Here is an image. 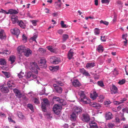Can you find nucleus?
Segmentation results:
<instances>
[{"label": "nucleus", "mask_w": 128, "mask_h": 128, "mask_svg": "<svg viewBox=\"0 0 128 128\" xmlns=\"http://www.w3.org/2000/svg\"><path fill=\"white\" fill-rule=\"evenodd\" d=\"M78 94L80 96V102L84 104H87L90 102V100L85 95L84 91L80 90L78 92Z\"/></svg>", "instance_id": "f257e3e1"}, {"label": "nucleus", "mask_w": 128, "mask_h": 128, "mask_svg": "<svg viewBox=\"0 0 128 128\" xmlns=\"http://www.w3.org/2000/svg\"><path fill=\"white\" fill-rule=\"evenodd\" d=\"M29 68L32 72L37 74H38V70L40 69L37 64L34 62H30L29 66Z\"/></svg>", "instance_id": "f03ea898"}, {"label": "nucleus", "mask_w": 128, "mask_h": 128, "mask_svg": "<svg viewBox=\"0 0 128 128\" xmlns=\"http://www.w3.org/2000/svg\"><path fill=\"white\" fill-rule=\"evenodd\" d=\"M1 10H2L3 11V12L4 14H10V15H16L18 13V10H16L15 9H10L8 10V11H6V10H4L2 9H1Z\"/></svg>", "instance_id": "7ed1b4c3"}, {"label": "nucleus", "mask_w": 128, "mask_h": 128, "mask_svg": "<svg viewBox=\"0 0 128 128\" xmlns=\"http://www.w3.org/2000/svg\"><path fill=\"white\" fill-rule=\"evenodd\" d=\"M43 103H42L41 108L43 112L46 111V106H48L50 105L48 100L46 98H44L43 100Z\"/></svg>", "instance_id": "20e7f679"}, {"label": "nucleus", "mask_w": 128, "mask_h": 128, "mask_svg": "<svg viewBox=\"0 0 128 128\" xmlns=\"http://www.w3.org/2000/svg\"><path fill=\"white\" fill-rule=\"evenodd\" d=\"M61 108V107L59 105L57 104H55L53 108V111L55 114L58 115L60 113Z\"/></svg>", "instance_id": "39448f33"}, {"label": "nucleus", "mask_w": 128, "mask_h": 128, "mask_svg": "<svg viewBox=\"0 0 128 128\" xmlns=\"http://www.w3.org/2000/svg\"><path fill=\"white\" fill-rule=\"evenodd\" d=\"M39 64L40 67L46 68L47 67L46 61L44 59H41L39 62Z\"/></svg>", "instance_id": "423d86ee"}, {"label": "nucleus", "mask_w": 128, "mask_h": 128, "mask_svg": "<svg viewBox=\"0 0 128 128\" xmlns=\"http://www.w3.org/2000/svg\"><path fill=\"white\" fill-rule=\"evenodd\" d=\"M82 119L83 121L87 122H89L90 120L89 116L86 114H82Z\"/></svg>", "instance_id": "0eeeda50"}, {"label": "nucleus", "mask_w": 128, "mask_h": 128, "mask_svg": "<svg viewBox=\"0 0 128 128\" xmlns=\"http://www.w3.org/2000/svg\"><path fill=\"white\" fill-rule=\"evenodd\" d=\"M53 86L54 88L55 91L59 94H61L62 92V89L61 87L58 86L56 84H54Z\"/></svg>", "instance_id": "6e6552de"}, {"label": "nucleus", "mask_w": 128, "mask_h": 128, "mask_svg": "<svg viewBox=\"0 0 128 128\" xmlns=\"http://www.w3.org/2000/svg\"><path fill=\"white\" fill-rule=\"evenodd\" d=\"M26 48L24 46H18L17 48L18 52L20 54H21L22 52H24L25 51Z\"/></svg>", "instance_id": "1a4fd4ad"}, {"label": "nucleus", "mask_w": 128, "mask_h": 128, "mask_svg": "<svg viewBox=\"0 0 128 128\" xmlns=\"http://www.w3.org/2000/svg\"><path fill=\"white\" fill-rule=\"evenodd\" d=\"M11 32L12 34L15 35L17 37L20 33V30L16 28L12 29Z\"/></svg>", "instance_id": "9d476101"}, {"label": "nucleus", "mask_w": 128, "mask_h": 128, "mask_svg": "<svg viewBox=\"0 0 128 128\" xmlns=\"http://www.w3.org/2000/svg\"><path fill=\"white\" fill-rule=\"evenodd\" d=\"M73 110L75 113L78 114L82 112V109L80 107L75 106L73 108Z\"/></svg>", "instance_id": "9b49d317"}, {"label": "nucleus", "mask_w": 128, "mask_h": 128, "mask_svg": "<svg viewBox=\"0 0 128 128\" xmlns=\"http://www.w3.org/2000/svg\"><path fill=\"white\" fill-rule=\"evenodd\" d=\"M113 118V116L111 112H106L105 114V118L106 120H110Z\"/></svg>", "instance_id": "f8f14e48"}, {"label": "nucleus", "mask_w": 128, "mask_h": 128, "mask_svg": "<svg viewBox=\"0 0 128 128\" xmlns=\"http://www.w3.org/2000/svg\"><path fill=\"white\" fill-rule=\"evenodd\" d=\"M77 116L74 112H73L70 115V118L72 121L76 122V118Z\"/></svg>", "instance_id": "ddd939ff"}, {"label": "nucleus", "mask_w": 128, "mask_h": 128, "mask_svg": "<svg viewBox=\"0 0 128 128\" xmlns=\"http://www.w3.org/2000/svg\"><path fill=\"white\" fill-rule=\"evenodd\" d=\"M13 91L16 96L18 97L19 98H21L22 97V94L20 92L19 90L16 88H14V89Z\"/></svg>", "instance_id": "4468645a"}, {"label": "nucleus", "mask_w": 128, "mask_h": 128, "mask_svg": "<svg viewBox=\"0 0 128 128\" xmlns=\"http://www.w3.org/2000/svg\"><path fill=\"white\" fill-rule=\"evenodd\" d=\"M24 53V55L28 57L32 54V51L30 48H27V49H25V51Z\"/></svg>", "instance_id": "2eb2a0df"}, {"label": "nucleus", "mask_w": 128, "mask_h": 128, "mask_svg": "<svg viewBox=\"0 0 128 128\" xmlns=\"http://www.w3.org/2000/svg\"><path fill=\"white\" fill-rule=\"evenodd\" d=\"M0 90L2 92L6 93L8 92L9 90L7 87H4L3 85L0 86Z\"/></svg>", "instance_id": "dca6fc26"}, {"label": "nucleus", "mask_w": 128, "mask_h": 128, "mask_svg": "<svg viewBox=\"0 0 128 128\" xmlns=\"http://www.w3.org/2000/svg\"><path fill=\"white\" fill-rule=\"evenodd\" d=\"M73 85L76 87H79L81 86V84L78 80H74L72 82Z\"/></svg>", "instance_id": "f3484780"}, {"label": "nucleus", "mask_w": 128, "mask_h": 128, "mask_svg": "<svg viewBox=\"0 0 128 128\" xmlns=\"http://www.w3.org/2000/svg\"><path fill=\"white\" fill-rule=\"evenodd\" d=\"M53 61H51V62L54 64H58L60 61V59L57 57L54 56L52 57Z\"/></svg>", "instance_id": "a211bd4d"}, {"label": "nucleus", "mask_w": 128, "mask_h": 128, "mask_svg": "<svg viewBox=\"0 0 128 128\" xmlns=\"http://www.w3.org/2000/svg\"><path fill=\"white\" fill-rule=\"evenodd\" d=\"M111 93L112 94H116L118 92V88L115 85H113L111 88Z\"/></svg>", "instance_id": "6ab92c4d"}, {"label": "nucleus", "mask_w": 128, "mask_h": 128, "mask_svg": "<svg viewBox=\"0 0 128 128\" xmlns=\"http://www.w3.org/2000/svg\"><path fill=\"white\" fill-rule=\"evenodd\" d=\"M80 71L84 75L86 76H90V75L88 72L86 71L84 68H82L80 69Z\"/></svg>", "instance_id": "aec40b11"}, {"label": "nucleus", "mask_w": 128, "mask_h": 128, "mask_svg": "<svg viewBox=\"0 0 128 128\" xmlns=\"http://www.w3.org/2000/svg\"><path fill=\"white\" fill-rule=\"evenodd\" d=\"M74 54V53L72 50L70 49L69 51L68 54V59L70 60L72 59Z\"/></svg>", "instance_id": "412c9836"}, {"label": "nucleus", "mask_w": 128, "mask_h": 128, "mask_svg": "<svg viewBox=\"0 0 128 128\" xmlns=\"http://www.w3.org/2000/svg\"><path fill=\"white\" fill-rule=\"evenodd\" d=\"M0 38L2 40L6 38V35L4 31L2 29L0 32Z\"/></svg>", "instance_id": "4be33fe9"}, {"label": "nucleus", "mask_w": 128, "mask_h": 128, "mask_svg": "<svg viewBox=\"0 0 128 128\" xmlns=\"http://www.w3.org/2000/svg\"><path fill=\"white\" fill-rule=\"evenodd\" d=\"M89 124L90 128H98V127L96 123L94 122H90Z\"/></svg>", "instance_id": "5701e85b"}, {"label": "nucleus", "mask_w": 128, "mask_h": 128, "mask_svg": "<svg viewBox=\"0 0 128 128\" xmlns=\"http://www.w3.org/2000/svg\"><path fill=\"white\" fill-rule=\"evenodd\" d=\"M11 19L13 24H18L19 21L18 20V16H11Z\"/></svg>", "instance_id": "b1692460"}, {"label": "nucleus", "mask_w": 128, "mask_h": 128, "mask_svg": "<svg viewBox=\"0 0 128 128\" xmlns=\"http://www.w3.org/2000/svg\"><path fill=\"white\" fill-rule=\"evenodd\" d=\"M93 94H91L90 96V98L93 100L96 99V97L98 96L97 93L95 91H94Z\"/></svg>", "instance_id": "393cba45"}, {"label": "nucleus", "mask_w": 128, "mask_h": 128, "mask_svg": "<svg viewBox=\"0 0 128 128\" xmlns=\"http://www.w3.org/2000/svg\"><path fill=\"white\" fill-rule=\"evenodd\" d=\"M18 24L22 28H25L26 26L25 24L22 20L20 21Z\"/></svg>", "instance_id": "a878e982"}, {"label": "nucleus", "mask_w": 128, "mask_h": 128, "mask_svg": "<svg viewBox=\"0 0 128 128\" xmlns=\"http://www.w3.org/2000/svg\"><path fill=\"white\" fill-rule=\"evenodd\" d=\"M96 50L99 52H102L104 50L103 47L102 46L100 45L98 46Z\"/></svg>", "instance_id": "bb28decb"}, {"label": "nucleus", "mask_w": 128, "mask_h": 128, "mask_svg": "<svg viewBox=\"0 0 128 128\" xmlns=\"http://www.w3.org/2000/svg\"><path fill=\"white\" fill-rule=\"evenodd\" d=\"M91 104L92 106L95 107L96 109L100 108L101 106L100 105L95 102L91 103Z\"/></svg>", "instance_id": "cd10ccee"}, {"label": "nucleus", "mask_w": 128, "mask_h": 128, "mask_svg": "<svg viewBox=\"0 0 128 128\" xmlns=\"http://www.w3.org/2000/svg\"><path fill=\"white\" fill-rule=\"evenodd\" d=\"M32 78L34 79V81H36V82L37 84H39L40 83L38 80V78L37 77L36 75L32 74Z\"/></svg>", "instance_id": "c85d7f7f"}, {"label": "nucleus", "mask_w": 128, "mask_h": 128, "mask_svg": "<svg viewBox=\"0 0 128 128\" xmlns=\"http://www.w3.org/2000/svg\"><path fill=\"white\" fill-rule=\"evenodd\" d=\"M7 85L9 87H14L15 84L12 81H9L7 83Z\"/></svg>", "instance_id": "c756f323"}, {"label": "nucleus", "mask_w": 128, "mask_h": 128, "mask_svg": "<svg viewBox=\"0 0 128 128\" xmlns=\"http://www.w3.org/2000/svg\"><path fill=\"white\" fill-rule=\"evenodd\" d=\"M26 74L24 75L26 77L27 79H28L32 77V74L31 72L29 71L27 73L26 72Z\"/></svg>", "instance_id": "7c9ffc66"}, {"label": "nucleus", "mask_w": 128, "mask_h": 128, "mask_svg": "<svg viewBox=\"0 0 128 128\" xmlns=\"http://www.w3.org/2000/svg\"><path fill=\"white\" fill-rule=\"evenodd\" d=\"M55 8L56 9H60L61 8L62 4L59 3L58 2H55Z\"/></svg>", "instance_id": "2f4dec72"}, {"label": "nucleus", "mask_w": 128, "mask_h": 128, "mask_svg": "<svg viewBox=\"0 0 128 128\" xmlns=\"http://www.w3.org/2000/svg\"><path fill=\"white\" fill-rule=\"evenodd\" d=\"M6 62L5 59L3 58L0 59V64L2 65H6Z\"/></svg>", "instance_id": "473e14b6"}, {"label": "nucleus", "mask_w": 128, "mask_h": 128, "mask_svg": "<svg viewBox=\"0 0 128 128\" xmlns=\"http://www.w3.org/2000/svg\"><path fill=\"white\" fill-rule=\"evenodd\" d=\"M94 63H88L86 64V67L87 68H91L94 67Z\"/></svg>", "instance_id": "72a5a7b5"}, {"label": "nucleus", "mask_w": 128, "mask_h": 128, "mask_svg": "<svg viewBox=\"0 0 128 128\" xmlns=\"http://www.w3.org/2000/svg\"><path fill=\"white\" fill-rule=\"evenodd\" d=\"M15 58V56H10L9 60L11 62V64L13 63L14 62Z\"/></svg>", "instance_id": "f704fd0d"}, {"label": "nucleus", "mask_w": 128, "mask_h": 128, "mask_svg": "<svg viewBox=\"0 0 128 128\" xmlns=\"http://www.w3.org/2000/svg\"><path fill=\"white\" fill-rule=\"evenodd\" d=\"M104 97L103 95H101L99 96L98 101L100 102H102L103 101Z\"/></svg>", "instance_id": "c9c22d12"}, {"label": "nucleus", "mask_w": 128, "mask_h": 128, "mask_svg": "<svg viewBox=\"0 0 128 128\" xmlns=\"http://www.w3.org/2000/svg\"><path fill=\"white\" fill-rule=\"evenodd\" d=\"M54 81L56 82V84L58 85L62 86L64 85V84L60 81H57L56 79H54Z\"/></svg>", "instance_id": "e433bc0d"}, {"label": "nucleus", "mask_w": 128, "mask_h": 128, "mask_svg": "<svg viewBox=\"0 0 128 128\" xmlns=\"http://www.w3.org/2000/svg\"><path fill=\"white\" fill-rule=\"evenodd\" d=\"M100 30L97 28H96L94 30V33L95 35H98L100 33Z\"/></svg>", "instance_id": "4c0bfd02"}, {"label": "nucleus", "mask_w": 128, "mask_h": 128, "mask_svg": "<svg viewBox=\"0 0 128 128\" xmlns=\"http://www.w3.org/2000/svg\"><path fill=\"white\" fill-rule=\"evenodd\" d=\"M27 107L29 108L32 111H34V107L32 104H28L27 105Z\"/></svg>", "instance_id": "58836bf2"}, {"label": "nucleus", "mask_w": 128, "mask_h": 128, "mask_svg": "<svg viewBox=\"0 0 128 128\" xmlns=\"http://www.w3.org/2000/svg\"><path fill=\"white\" fill-rule=\"evenodd\" d=\"M24 75V73L22 72V71H21L20 73L18 74V77L20 78H22Z\"/></svg>", "instance_id": "ea45409f"}, {"label": "nucleus", "mask_w": 128, "mask_h": 128, "mask_svg": "<svg viewBox=\"0 0 128 128\" xmlns=\"http://www.w3.org/2000/svg\"><path fill=\"white\" fill-rule=\"evenodd\" d=\"M2 72L4 74L7 78H9L10 76V74L8 72L2 71Z\"/></svg>", "instance_id": "a19ab883"}, {"label": "nucleus", "mask_w": 128, "mask_h": 128, "mask_svg": "<svg viewBox=\"0 0 128 128\" xmlns=\"http://www.w3.org/2000/svg\"><path fill=\"white\" fill-rule=\"evenodd\" d=\"M97 84L100 87H103L104 86L103 82L102 81H98Z\"/></svg>", "instance_id": "79ce46f5"}, {"label": "nucleus", "mask_w": 128, "mask_h": 128, "mask_svg": "<svg viewBox=\"0 0 128 128\" xmlns=\"http://www.w3.org/2000/svg\"><path fill=\"white\" fill-rule=\"evenodd\" d=\"M17 115L18 117L20 118H22L24 116L22 113L20 112H17Z\"/></svg>", "instance_id": "37998d69"}, {"label": "nucleus", "mask_w": 128, "mask_h": 128, "mask_svg": "<svg viewBox=\"0 0 128 128\" xmlns=\"http://www.w3.org/2000/svg\"><path fill=\"white\" fill-rule=\"evenodd\" d=\"M100 23L101 24H104L108 26L109 24V22L106 21L101 20L100 22Z\"/></svg>", "instance_id": "c03bdc74"}, {"label": "nucleus", "mask_w": 128, "mask_h": 128, "mask_svg": "<svg viewBox=\"0 0 128 128\" xmlns=\"http://www.w3.org/2000/svg\"><path fill=\"white\" fill-rule=\"evenodd\" d=\"M60 24L62 28H67L68 26H67L66 24H64V22L63 21H61Z\"/></svg>", "instance_id": "a18cd8bd"}, {"label": "nucleus", "mask_w": 128, "mask_h": 128, "mask_svg": "<svg viewBox=\"0 0 128 128\" xmlns=\"http://www.w3.org/2000/svg\"><path fill=\"white\" fill-rule=\"evenodd\" d=\"M62 37L63 40L65 41L68 38V36L66 34H63Z\"/></svg>", "instance_id": "49530a36"}, {"label": "nucleus", "mask_w": 128, "mask_h": 128, "mask_svg": "<svg viewBox=\"0 0 128 128\" xmlns=\"http://www.w3.org/2000/svg\"><path fill=\"white\" fill-rule=\"evenodd\" d=\"M10 51L7 50H6L3 51L2 52H0V54H8L10 53Z\"/></svg>", "instance_id": "de8ad7c7"}, {"label": "nucleus", "mask_w": 128, "mask_h": 128, "mask_svg": "<svg viewBox=\"0 0 128 128\" xmlns=\"http://www.w3.org/2000/svg\"><path fill=\"white\" fill-rule=\"evenodd\" d=\"M114 76H116L118 74V73L117 70L116 69H114L112 72Z\"/></svg>", "instance_id": "09e8293b"}, {"label": "nucleus", "mask_w": 128, "mask_h": 128, "mask_svg": "<svg viewBox=\"0 0 128 128\" xmlns=\"http://www.w3.org/2000/svg\"><path fill=\"white\" fill-rule=\"evenodd\" d=\"M38 36L36 35H35L33 36L32 37H31L30 39H31L33 41H35L36 42V39L37 38Z\"/></svg>", "instance_id": "8fccbe9b"}, {"label": "nucleus", "mask_w": 128, "mask_h": 128, "mask_svg": "<svg viewBox=\"0 0 128 128\" xmlns=\"http://www.w3.org/2000/svg\"><path fill=\"white\" fill-rule=\"evenodd\" d=\"M111 102L109 100H106L104 102V104L106 105H108L111 103Z\"/></svg>", "instance_id": "3c124183"}, {"label": "nucleus", "mask_w": 128, "mask_h": 128, "mask_svg": "<svg viewBox=\"0 0 128 128\" xmlns=\"http://www.w3.org/2000/svg\"><path fill=\"white\" fill-rule=\"evenodd\" d=\"M47 49L50 52H54V51H55V50L53 48H52L51 47L49 46L47 47Z\"/></svg>", "instance_id": "603ef678"}, {"label": "nucleus", "mask_w": 128, "mask_h": 128, "mask_svg": "<svg viewBox=\"0 0 128 128\" xmlns=\"http://www.w3.org/2000/svg\"><path fill=\"white\" fill-rule=\"evenodd\" d=\"M101 2L102 4H109L110 0H101Z\"/></svg>", "instance_id": "864d4df0"}, {"label": "nucleus", "mask_w": 128, "mask_h": 128, "mask_svg": "<svg viewBox=\"0 0 128 128\" xmlns=\"http://www.w3.org/2000/svg\"><path fill=\"white\" fill-rule=\"evenodd\" d=\"M27 38L25 36L24 34H23L22 36V40L24 42H25L26 41Z\"/></svg>", "instance_id": "5fc2aeb1"}, {"label": "nucleus", "mask_w": 128, "mask_h": 128, "mask_svg": "<svg viewBox=\"0 0 128 128\" xmlns=\"http://www.w3.org/2000/svg\"><path fill=\"white\" fill-rule=\"evenodd\" d=\"M126 80L124 79H122V80H120L118 82V83L120 84H122L125 82Z\"/></svg>", "instance_id": "6e6d98bb"}, {"label": "nucleus", "mask_w": 128, "mask_h": 128, "mask_svg": "<svg viewBox=\"0 0 128 128\" xmlns=\"http://www.w3.org/2000/svg\"><path fill=\"white\" fill-rule=\"evenodd\" d=\"M34 102L36 104H38L39 103V102L38 99L37 98H34L33 100Z\"/></svg>", "instance_id": "4d7b16f0"}, {"label": "nucleus", "mask_w": 128, "mask_h": 128, "mask_svg": "<svg viewBox=\"0 0 128 128\" xmlns=\"http://www.w3.org/2000/svg\"><path fill=\"white\" fill-rule=\"evenodd\" d=\"M31 22L33 25L34 26H36L37 25L36 22L38 21L36 20H34L32 21Z\"/></svg>", "instance_id": "13d9d810"}, {"label": "nucleus", "mask_w": 128, "mask_h": 128, "mask_svg": "<svg viewBox=\"0 0 128 128\" xmlns=\"http://www.w3.org/2000/svg\"><path fill=\"white\" fill-rule=\"evenodd\" d=\"M60 14V12H57L52 14V15L53 16H58Z\"/></svg>", "instance_id": "bf43d9fd"}, {"label": "nucleus", "mask_w": 128, "mask_h": 128, "mask_svg": "<svg viewBox=\"0 0 128 128\" xmlns=\"http://www.w3.org/2000/svg\"><path fill=\"white\" fill-rule=\"evenodd\" d=\"M105 38V36H101L100 37V40L102 42H105L106 40Z\"/></svg>", "instance_id": "052dcab7"}, {"label": "nucleus", "mask_w": 128, "mask_h": 128, "mask_svg": "<svg viewBox=\"0 0 128 128\" xmlns=\"http://www.w3.org/2000/svg\"><path fill=\"white\" fill-rule=\"evenodd\" d=\"M114 124L112 123H109L108 124V126L109 128H112L114 126Z\"/></svg>", "instance_id": "680f3d73"}, {"label": "nucleus", "mask_w": 128, "mask_h": 128, "mask_svg": "<svg viewBox=\"0 0 128 128\" xmlns=\"http://www.w3.org/2000/svg\"><path fill=\"white\" fill-rule=\"evenodd\" d=\"M56 101H57L58 102L60 103H62L63 102V100H60L59 98V99H57L56 100Z\"/></svg>", "instance_id": "e2e57ef3"}, {"label": "nucleus", "mask_w": 128, "mask_h": 128, "mask_svg": "<svg viewBox=\"0 0 128 128\" xmlns=\"http://www.w3.org/2000/svg\"><path fill=\"white\" fill-rule=\"evenodd\" d=\"M8 120L10 122H12L14 123H15V121L13 120L10 117H9L8 118Z\"/></svg>", "instance_id": "0e129e2a"}, {"label": "nucleus", "mask_w": 128, "mask_h": 128, "mask_svg": "<svg viewBox=\"0 0 128 128\" xmlns=\"http://www.w3.org/2000/svg\"><path fill=\"white\" fill-rule=\"evenodd\" d=\"M0 116L2 117H4L6 116L5 114L2 112H0Z\"/></svg>", "instance_id": "69168bd1"}, {"label": "nucleus", "mask_w": 128, "mask_h": 128, "mask_svg": "<svg viewBox=\"0 0 128 128\" xmlns=\"http://www.w3.org/2000/svg\"><path fill=\"white\" fill-rule=\"evenodd\" d=\"M63 31L62 30L60 29L58 31V32L60 34H62L63 33Z\"/></svg>", "instance_id": "338daca9"}, {"label": "nucleus", "mask_w": 128, "mask_h": 128, "mask_svg": "<svg viewBox=\"0 0 128 128\" xmlns=\"http://www.w3.org/2000/svg\"><path fill=\"white\" fill-rule=\"evenodd\" d=\"M122 110L123 112H126L128 113V108H124Z\"/></svg>", "instance_id": "774afa93"}]
</instances>
